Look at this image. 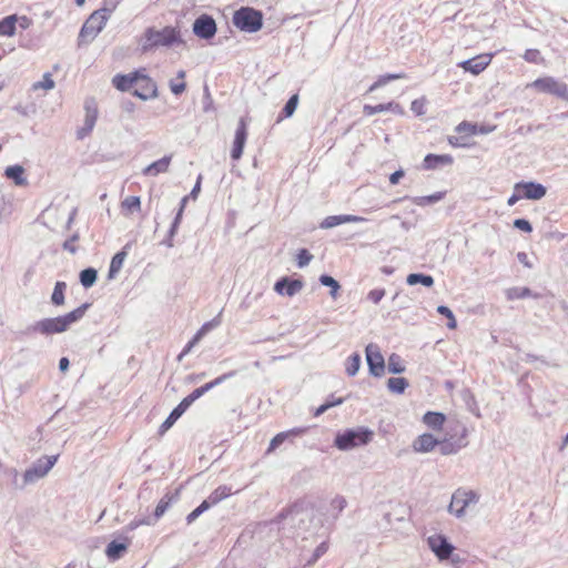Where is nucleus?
<instances>
[{
	"label": "nucleus",
	"instance_id": "obj_1",
	"mask_svg": "<svg viewBox=\"0 0 568 568\" xmlns=\"http://www.w3.org/2000/svg\"><path fill=\"white\" fill-rule=\"evenodd\" d=\"M112 85L121 92H131L141 100H150L158 97V85L146 74L145 69H139L128 74L118 73L112 78Z\"/></svg>",
	"mask_w": 568,
	"mask_h": 568
},
{
	"label": "nucleus",
	"instance_id": "obj_2",
	"mask_svg": "<svg viewBox=\"0 0 568 568\" xmlns=\"http://www.w3.org/2000/svg\"><path fill=\"white\" fill-rule=\"evenodd\" d=\"M467 444V429L463 426L460 432L449 436L446 435L440 439L430 433H424L415 438L412 447L415 453L425 454L433 452L438 446L443 455H453L466 447Z\"/></svg>",
	"mask_w": 568,
	"mask_h": 568
},
{
	"label": "nucleus",
	"instance_id": "obj_3",
	"mask_svg": "<svg viewBox=\"0 0 568 568\" xmlns=\"http://www.w3.org/2000/svg\"><path fill=\"white\" fill-rule=\"evenodd\" d=\"M88 308L89 304L85 303L62 316L41 320L33 325L32 329L42 335L63 333L68 331L72 324L80 321Z\"/></svg>",
	"mask_w": 568,
	"mask_h": 568
},
{
	"label": "nucleus",
	"instance_id": "obj_4",
	"mask_svg": "<svg viewBox=\"0 0 568 568\" xmlns=\"http://www.w3.org/2000/svg\"><path fill=\"white\" fill-rule=\"evenodd\" d=\"M181 32L175 27H164L162 30L148 28L143 34L142 50L144 52L155 47H170L174 43H181Z\"/></svg>",
	"mask_w": 568,
	"mask_h": 568
},
{
	"label": "nucleus",
	"instance_id": "obj_5",
	"mask_svg": "<svg viewBox=\"0 0 568 568\" xmlns=\"http://www.w3.org/2000/svg\"><path fill=\"white\" fill-rule=\"evenodd\" d=\"M109 17L110 13L106 9H99L93 11L80 30L78 44L83 45L94 40L105 27Z\"/></svg>",
	"mask_w": 568,
	"mask_h": 568
},
{
	"label": "nucleus",
	"instance_id": "obj_6",
	"mask_svg": "<svg viewBox=\"0 0 568 568\" xmlns=\"http://www.w3.org/2000/svg\"><path fill=\"white\" fill-rule=\"evenodd\" d=\"M374 433L367 428L347 429L336 435L334 444L341 450H349L367 445L372 442Z\"/></svg>",
	"mask_w": 568,
	"mask_h": 568
},
{
	"label": "nucleus",
	"instance_id": "obj_7",
	"mask_svg": "<svg viewBox=\"0 0 568 568\" xmlns=\"http://www.w3.org/2000/svg\"><path fill=\"white\" fill-rule=\"evenodd\" d=\"M233 23L242 31L256 32L263 26V14L253 8L242 7L234 12Z\"/></svg>",
	"mask_w": 568,
	"mask_h": 568
},
{
	"label": "nucleus",
	"instance_id": "obj_8",
	"mask_svg": "<svg viewBox=\"0 0 568 568\" xmlns=\"http://www.w3.org/2000/svg\"><path fill=\"white\" fill-rule=\"evenodd\" d=\"M527 87H531L540 93H548L557 98L568 100V85L564 82H559L552 77L538 78L527 84Z\"/></svg>",
	"mask_w": 568,
	"mask_h": 568
},
{
	"label": "nucleus",
	"instance_id": "obj_9",
	"mask_svg": "<svg viewBox=\"0 0 568 568\" xmlns=\"http://www.w3.org/2000/svg\"><path fill=\"white\" fill-rule=\"evenodd\" d=\"M478 496L475 491L457 489L452 496L449 510L459 517L464 514L467 507L476 504Z\"/></svg>",
	"mask_w": 568,
	"mask_h": 568
},
{
	"label": "nucleus",
	"instance_id": "obj_10",
	"mask_svg": "<svg viewBox=\"0 0 568 568\" xmlns=\"http://www.w3.org/2000/svg\"><path fill=\"white\" fill-rule=\"evenodd\" d=\"M495 53H481L466 61H462L458 63V67L462 68L465 72H469L473 75H478L484 72L488 65L491 63Z\"/></svg>",
	"mask_w": 568,
	"mask_h": 568
},
{
	"label": "nucleus",
	"instance_id": "obj_11",
	"mask_svg": "<svg viewBox=\"0 0 568 568\" xmlns=\"http://www.w3.org/2000/svg\"><path fill=\"white\" fill-rule=\"evenodd\" d=\"M84 109H85L84 125L78 131V133H77L78 139H83L88 134H90L95 125L97 120H98V114H99L98 103L95 102L94 99L87 100L85 104H84Z\"/></svg>",
	"mask_w": 568,
	"mask_h": 568
},
{
	"label": "nucleus",
	"instance_id": "obj_12",
	"mask_svg": "<svg viewBox=\"0 0 568 568\" xmlns=\"http://www.w3.org/2000/svg\"><path fill=\"white\" fill-rule=\"evenodd\" d=\"M235 375V372H229L225 374H222L221 376L214 378L213 381L202 385L201 387L195 388L190 395L184 397L182 402H184V406H191L197 398H200L202 395H204L206 392L212 389L213 387L222 384L227 378H231Z\"/></svg>",
	"mask_w": 568,
	"mask_h": 568
},
{
	"label": "nucleus",
	"instance_id": "obj_13",
	"mask_svg": "<svg viewBox=\"0 0 568 568\" xmlns=\"http://www.w3.org/2000/svg\"><path fill=\"white\" fill-rule=\"evenodd\" d=\"M57 459V456H50L39 459L38 463L32 468L26 470L23 476L24 480L33 481L37 478L45 476L49 473V470L54 466Z\"/></svg>",
	"mask_w": 568,
	"mask_h": 568
},
{
	"label": "nucleus",
	"instance_id": "obj_14",
	"mask_svg": "<svg viewBox=\"0 0 568 568\" xmlns=\"http://www.w3.org/2000/svg\"><path fill=\"white\" fill-rule=\"evenodd\" d=\"M57 459V456H50L39 459L38 463L32 468L26 470L23 476L24 480L33 481L37 478L45 476L49 473V470L54 466Z\"/></svg>",
	"mask_w": 568,
	"mask_h": 568
},
{
	"label": "nucleus",
	"instance_id": "obj_15",
	"mask_svg": "<svg viewBox=\"0 0 568 568\" xmlns=\"http://www.w3.org/2000/svg\"><path fill=\"white\" fill-rule=\"evenodd\" d=\"M57 459V456H50L39 459L38 463L32 468L26 470L23 476L24 480L33 481L37 478L45 476L49 473V470L54 466Z\"/></svg>",
	"mask_w": 568,
	"mask_h": 568
},
{
	"label": "nucleus",
	"instance_id": "obj_16",
	"mask_svg": "<svg viewBox=\"0 0 568 568\" xmlns=\"http://www.w3.org/2000/svg\"><path fill=\"white\" fill-rule=\"evenodd\" d=\"M193 32L202 39H211L216 33V23L211 16L202 14L193 23Z\"/></svg>",
	"mask_w": 568,
	"mask_h": 568
},
{
	"label": "nucleus",
	"instance_id": "obj_17",
	"mask_svg": "<svg viewBox=\"0 0 568 568\" xmlns=\"http://www.w3.org/2000/svg\"><path fill=\"white\" fill-rule=\"evenodd\" d=\"M246 139H247V123L244 118H241L239 121L237 129L235 131V138H234L233 146L231 150V158L233 160L241 159Z\"/></svg>",
	"mask_w": 568,
	"mask_h": 568
},
{
	"label": "nucleus",
	"instance_id": "obj_18",
	"mask_svg": "<svg viewBox=\"0 0 568 568\" xmlns=\"http://www.w3.org/2000/svg\"><path fill=\"white\" fill-rule=\"evenodd\" d=\"M366 358L369 372L376 377L383 376L385 372V361L378 348L372 345L367 346Z\"/></svg>",
	"mask_w": 568,
	"mask_h": 568
},
{
	"label": "nucleus",
	"instance_id": "obj_19",
	"mask_svg": "<svg viewBox=\"0 0 568 568\" xmlns=\"http://www.w3.org/2000/svg\"><path fill=\"white\" fill-rule=\"evenodd\" d=\"M221 324L220 315L213 318L210 322L204 323L201 328L195 333L193 338L184 346L183 351L179 355V359L183 356L187 355L192 348L213 328L217 327Z\"/></svg>",
	"mask_w": 568,
	"mask_h": 568
},
{
	"label": "nucleus",
	"instance_id": "obj_20",
	"mask_svg": "<svg viewBox=\"0 0 568 568\" xmlns=\"http://www.w3.org/2000/svg\"><path fill=\"white\" fill-rule=\"evenodd\" d=\"M516 192H521L524 199L540 200L546 195V187L539 183L520 182L515 185Z\"/></svg>",
	"mask_w": 568,
	"mask_h": 568
},
{
	"label": "nucleus",
	"instance_id": "obj_21",
	"mask_svg": "<svg viewBox=\"0 0 568 568\" xmlns=\"http://www.w3.org/2000/svg\"><path fill=\"white\" fill-rule=\"evenodd\" d=\"M428 545L440 560L447 559L454 549L446 538L440 535L429 537Z\"/></svg>",
	"mask_w": 568,
	"mask_h": 568
},
{
	"label": "nucleus",
	"instance_id": "obj_22",
	"mask_svg": "<svg viewBox=\"0 0 568 568\" xmlns=\"http://www.w3.org/2000/svg\"><path fill=\"white\" fill-rule=\"evenodd\" d=\"M303 288V282L301 280H291L288 277H282L278 280L274 290L280 295L293 296Z\"/></svg>",
	"mask_w": 568,
	"mask_h": 568
},
{
	"label": "nucleus",
	"instance_id": "obj_23",
	"mask_svg": "<svg viewBox=\"0 0 568 568\" xmlns=\"http://www.w3.org/2000/svg\"><path fill=\"white\" fill-rule=\"evenodd\" d=\"M495 125H478L468 121H463L456 126V132L465 136H473L477 134H488L495 130Z\"/></svg>",
	"mask_w": 568,
	"mask_h": 568
},
{
	"label": "nucleus",
	"instance_id": "obj_24",
	"mask_svg": "<svg viewBox=\"0 0 568 568\" xmlns=\"http://www.w3.org/2000/svg\"><path fill=\"white\" fill-rule=\"evenodd\" d=\"M365 219L358 215H329L326 216L320 224L322 229H332L337 225L344 224V223H357V222H364Z\"/></svg>",
	"mask_w": 568,
	"mask_h": 568
},
{
	"label": "nucleus",
	"instance_id": "obj_25",
	"mask_svg": "<svg viewBox=\"0 0 568 568\" xmlns=\"http://www.w3.org/2000/svg\"><path fill=\"white\" fill-rule=\"evenodd\" d=\"M453 162H454V159L449 154H440V155L427 154L424 158L423 168L425 170H435L443 165H450V164H453Z\"/></svg>",
	"mask_w": 568,
	"mask_h": 568
},
{
	"label": "nucleus",
	"instance_id": "obj_26",
	"mask_svg": "<svg viewBox=\"0 0 568 568\" xmlns=\"http://www.w3.org/2000/svg\"><path fill=\"white\" fill-rule=\"evenodd\" d=\"M122 539V542L113 540L106 546L105 555L109 559L116 560L126 551L130 545V538L123 537Z\"/></svg>",
	"mask_w": 568,
	"mask_h": 568
},
{
	"label": "nucleus",
	"instance_id": "obj_27",
	"mask_svg": "<svg viewBox=\"0 0 568 568\" xmlns=\"http://www.w3.org/2000/svg\"><path fill=\"white\" fill-rule=\"evenodd\" d=\"M423 423L433 430H442L446 422V416L439 412H427L422 418Z\"/></svg>",
	"mask_w": 568,
	"mask_h": 568
},
{
	"label": "nucleus",
	"instance_id": "obj_28",
	"mask_svg": "<svg viewBox=\"0 0 568 568\" xmlns=\"http://www.w3.org/2000/svg\"><path fill=\"white\" fill-rule=\"evenodd\" d=\"M385 111L402 112L399 104L395 102L381 103L377 105L365 104L363 108V113L367 116Z\"/></svg>",
	"mask_w": 568,
	"mask_h": 568
},
{
	"label": "nucleus",
	"instance_id": "obj_29",
	"mask_svg": "<svg viewBox=\"0 0 568 568\" xmlns=\"http://www.w3.org/2000/svg\"><path fill=\"white\" fill-rule=\"evenodd\" d=\"M171 156H163L162 159L151 163L143 170V174L155 176L160 173L166 172L171 164Z\"/></svg>",
	"mask_w": 568,
	"mask_h": 568
},
{
	"label": "nucleus",
	"instance_id": "obj_30",
	"mask_svg": "<svg viewBox=\"0 0 568 568\" xmlns=\"http://www.w3.org/2000/svg\"><path fill=\"white\" fill-rule=\"evenodd\" d=\"M187 408L189 406H184V402L181 400V403L171 412L169 417L160 426V434L168 432Z\"/></svg>",
	"mask_w": 568,
	"mask_h": 568
},
{
	"label": "nucleus",
	"instance_id": "obj_31",
	"mask_svg": "<svg viewBox=\"0 0 568 568\" xmlns=\"http://www.w3.org/2000/svg\"><path fill=\"white\" fill-rule=\"evenodd\" d=\"M303 433V429L294 428L287 432H282L275 435L268 445L266 454L273 453L280 445H282L290 436H298Z\"/></svg>",
	"mask_w": 568,
	"mask_h": 568
},
{
	"label": "nucleus",
	"instance_id": "obj_32",
	"mask_svg": "<svg viewBox=\"0 0 568 568\" xmlns=\"http://www.w3.org/2000/svg\"><path fill=\"white\" fill-rule=\"evenodd\" d=\"M4 175L8 179L13 180L16 185L24 186L28 184L27 179L24 178V169L21 165L8 166L4 171Z\"/></svg>",
	"mask_w": 568,
	"mask_h": 568
},
{
	"label": "nucleus",
	"instance_id": "obj_33",
	"mask_svg": "<svg viewBox=\"0 0 568 568\" xmlns=\"http://www.w3.org/2000/svg\"><path fill=\"white\" fill-rule=\"evenodd\" d=\"M18 22V16L11 14L7 16L0 20V36L2 37H13L16 34V26Z\"/></svg>",
	"mask_w": 568,
	"mask_h": 568
},
{
	"label": "nucleus",
	"instance_id": "obj_34",
	"mask_svg": "<svg viewBox=\"0 0 568 568\" xmlns=\"http://www.w3.org/2000/svg\"><path fill=\"white\" fill-rule=\"evenodd\" d=\"M141 209V200L139 196H128L121 202V210L124 215H131Z\"/></svg>",
	"mask_w": 568,
	"mask_h": 568
},
{
	"label": "nucleus",
	"instance_id": "obj_35",
	"mask_svg": "<svg viewBox=\"0 0 568 568\" xmlns=\"http://www.w3.org/2000/svg\"><path fill=\"white\" fill-rule=\"evenodd\" d=\"M185 71L180 70L175 79L170 81V90L173 94L180 95L186 90Z\"/></svg>",
	"mask_w": 568,
	"mask_h": 568
},
{
	"label": "nucleus",
	"instance_id": "obj_36",
	"mask_svg": "<svg viewBox=\"0 0 568 568\" xmlns=\"http://www.w3.org/2000/svg\"><path fill=\"white\" fill-rule=\"evenodd\" d=\"M67 284L64 282H57L51 295V302L55 306H62L65 302Z\"/></svg>",
	"mask_w": 568,
	"mask_h": 568
},
{
	"label": "nucleus",
	"instance_id": "obj_37",
	"mask_svg": "<svg viewBox=\"0 0 568 568\" xmlns=\"http://www.w3.org/2000/svg\"><path fill=\"white\" fill-rule=\"evenodd\" d=\"M125 256V252H119L112 257L108 275L109 278H113L121 271Z\"/></svg>",
	"mask_w": 568,
	"mask_h": 568
},
{
	"label": "nucleus",
	"instance_id": "obj_38",
	"mask_svg": "<svg viewBox=\"0 0 568 568\" xmlns=\"http://www.w3.org/2000/svg\"><path fill=\"white\" fill-rule=\"evenodd\" d=\"M505 295L508 301L521 300L532 296L528 287H510L506 290Z\"/></svg>",
	"mask_w": 568,
	"mask_h": 568
},
{
	"label": "nucleus",
	"instance_id": "obj_39",
	"mask_svg": "<svg viewBox=\"0 0 568 568\" xmlns=\"http://www.w3.org/2000/svg\"><path fill=\"white\" fill-rule=\"evenodd\" d=\"M408 386V382L404 377H390L387 381V387L392 393L402 394Z\"/></svg>",
	"mask_w": 568,
	"mask_h": 568
},
{
	"label": "nucleus",
	"instance_id": "obj_40",
	"mask_svg": "<svg viewBox=\"0 0 568 568\" xmlns=\"http://www.w3.org/2000/svg\"><path fill=\"white\" fill-rule=\"evenodd\" d=\"M232 495V489L229 486H219L216 489H214L211 495L209 496V499L212 504H217L221 500L230 497Z\"/></svg>",
	"mask_w": 568,
	"mask_h": 568
},
{
	"label": "nucleus",
	"instance_id": "obj_41",
	"mask_svg": "<svg viewBox=\"0 0 568 568\" xmlns=\"http://www.w3.org/2000/svg\"><path fill=\"white\" fill-rule=\"evenodd\" d=\"M407 284L415 285L417 283L430 287L434 284V278L430 275L413 273L407 276Z\"/></svg>",
	"mask_w": 568,
	"mask_h": 568
},
{
	"label": "nucleus",
	"instance_id": "obj_42",
	"mask_svg": "<svg viewBox=\"0 0 568 568\" xmlns=\"http://www.w3.org/2000/svg\"><path fill=\"white\" fill-rule=\"evenodd\" d=\"M97 276H98L97 271L92 267H89V268L83 270L80 273V282L85 288H88V287H91L95 283Z\"/></svg>",
	"mask_w": 568,
	"mask_h": 568
},
{
	"label": "nucleus",
	"instance_id": "obj_43",
	"mask_svg": "<svg viewBox=\"0 0 568 568\" xmlns=\"http://www.w3.org/2000/svg\"><path fill=\"white\" fill-rule=\"evenodd\" d=\"M523 58L528 63L545 64V58L538 49H527L524 52Z\"/></svg>",
	"mask_w": 568,
	"mask_h": 568
},
{
	"label": "nucleus",
	"instance_id": "obj_44",
	"mask_svg": "<svg viewBox=\"0 0 568 568\" xmlns=\"http://www.w3.org/2000/svg\"><path fill=\"white\" fill-rule=\"evenodd\" d=\"M173 500V497L166 494L163 496L160 501L158 503L155 510H154V518L155 520L160 519L165 511L169 509L171 503Z\"/></svg>",
	"mask_w": 568,
	"mask_h": 568
},
{
	"label": "nucleus",
	"instance_id": "obj_45",
	"mask_svg": "<svg viewBox=\"0 0 568 568\" xmlns=\"http://www.w3.org/2000/svg\"><path fill=\"white\" fill-rule=\"evenodd\" d=\"M388 371L393 374H399L405 371V365L399 355L392 354L388 357Z\"/></svg>",
	"mask_w": 568,
	"mask_h": 568
},
{
	"label": "nucleus",
	"instance_id": "obj_46",
	"mask_svg": "<svg viewBox=\"0 0 568 568\" xmlns=\"http://www.w3.org/2000/svg\"><path fill=\"white\" fill-rule=\"evenodd\" d=\"M404 74H384L381 75L368 89L369 92L387 84L388 82L393 80L404 79Z\"/></svg>",
	"mask_w": 568,
	"mask_h": 568
},
{
	"label": "nucleus",
	"instance_id": "obj_47",
	"mask_svg": "<svg viewBox=\"0 0 568 568\" xmlns=\"http://www.w3.org/2000/svg\"><path fill=\"white\" fill-rule=\"evenodd\" d=\"M359 366H361V357H359V355L358 354H353L346 361V364H345L346 373L349 376H354L358 372Z\"/></svg>",
	"mask_w": 568,
	"mask_h": 568
},
{
	"label": "nucleus",
	"instance_id": "obj_48",
	"mask_svg": "<svg viewBox=\"0 0 568 568\" xmlns=\"http://www.w3.org/2000/svg\"><path fill=\"white\" fill-rule=\"evenodd\" d=\"M298 103V94H293L288 101L286 102L285 106L282 110V115L280 116V120L284 118H290L293 115V113L296 110Z\"/></svg>",
	"mask_w": 568,
	"mask_h": 568
},
{
	"label": "nucleus",
	"instance_id": "obj_49",
	"mask_svg": "<svg viewBox=\"0 0 568 568\" xmlns=\"http://www.w3.org/2000/svg\"><path fill=\"white\" fill-rule=\"evenodd\" d=\"M320 282L325 285V286H328L331 287V295L333 298H336L337 297V293H338V290H339V284L336 280H334L332 276L329 275H322L320 277Z\"/></svg>",
	"mask_w": 568,
	"mask_h": 568
},
{
	"label": "nucleus",
	"instance_id": "obj_50",
	"mask_svg": "<svg viewBox=\"0 0 568 568\" xmlns=\"http://www.w3.org/2000/svg\"><path fill=\"white\" fill-rule=\"evenodd\" d=\"M445 196V192H437L432 195L420 196L415 200L417 205H426L440 201Z\"/></svg>",
	"mask_w": 568,
	"mask_h": 568
},
{
	"label": "nucleus",
	"instance_id": "obj_51",
	"mask_svg": "<svg viewBox=\"0 0 568 568\" xmlns=\"http://www.w3.org/2000/svg\"><path fill=\"white\" fill-rule=\"evenodd\" d=\"M32 88H33V90H39V89L51 90L54 88V81L50 73H45V74H43L42 80L39 82H36L32 85Z\"/></svg>",
	"mask_w": 568,
	"mask_h": 568
},
{
	"label": "nucleus",
	"instance_id": "obj_52",
	"mask_svg": "<svg viewBox=\"0 0 568 568\" xmlns=\"http://www.w3.org/2000/svg\"><path fill=\"white\" fill-rule=\"evenodd\" d=\"M437 312L439 314L444 315L445 317H447V320H448V323H447L448 328L455 329L457 327L456 318H455L453 312L447 306H444V305L438 306L437 307Z\"/></svg>",
	"mask_w": 568,
	"mask_h": 568
},
{
	"label": "nucleus",
	"instance_id": "obj_53",
	"mask_svg": "<svg viewBox=\"0 0 568 568\" xmlns=\"http://www.w3.org/2000/svg\"><path fill=\"white\" fill-rule=\"evenodd\" d=\"M312 258L313 255L307 250L302 248L297 254V265L300 267H304L311 262Z\"/></svg>",
	"mask_w": 568,
	"mask_h": 568
},
{
	"label": "nucleus",
	"instance_id": "obj_54",
	"mask_svg": "<svg viewBox=\"0 0 568 568\" xmlns=\"http://www.w3.org/2000/svg\"><path fill=\"white\" fill-rule=\"evenodd\" d=\"M386 291L384 288H375L368 292L367 298L374 304H378L385 296Z\"/></svg>",
	"mask_w": 568,
	"mask_h": 568
},
{
	"label": "nucleus",
	"instance_id": "obj_55",
	"mask_svg": "<svg viewBox=\"0 0 568 568\" xmlns=\"http://www.w3.org/2000/svg\"><path fill=\"white\" fill-rule=\"evenodd\" d=\"M425 106H426V99H416L412 102V111L416 113L417 115H423L425 113Z\"/></svg>",
	"mask_w": 568,
	"mask_h": 568
},
{
	"label": "nucleus",
	"instance_id": "obj_56",
	"mask_svg": "<svg viewBox=\"0 0 568 568\" xmlns=\"http://www.w3.org/2000/svg\"><path fill=\"white\" fill-rule=\"evenodd\" d=\"M343 400H344L343 398H337L335 400L326 402V403L322 404L318 408H316L314 415L320 416L323 413H325L327 409H329L331 407L342 404Z\"/></svg>",
	"mask_w": 568,
	"mask_h": 568
},
{
	"label": "nucleus",
	"instance_id": "obj_57",
	"mask_svg": "<svg viewBox=\"0 0 568 568\" xmlns=\"http://www.w3.org/2000/svg\"><path fill=\"white\" fill-rule=\"evenodd\" d=\"M514 226L520 231L530 233L532 231L531 224L524 219H517L514 221Z\"/></svg>",
	"mask_w": 568,
	"mask_h": 568
},
{
	"label": "nucleus",
	"instance_id": "obj_58",
	"mask_svg": "<svg viewBox=\"0 0 568 568\" xmlns=\"http://www.w3.org/2000/svg\"><path fill=\"white\" fill-rule=\"evenodd\" d=\"M17 23H19L20 28L28 29L32 24V20L27 16H22L18 17Z\"/></svg>",
	"mask_w": 568,
	"mask_h": 568
},
{
	"label": "nucleus",
	"instance_id": "obj_59",
	"mask_svg": "<svg viewBox=\"0 0 568 568\" xmlns=\"http://www.w3.org/2000/svg\"><path fill=\"white\" fill-rule=\"evenodd\" d=\"M403 176H404V171L398 170V171L394 172L389 176L390 184H393V185L397 184Z\"/></svg>",
	"mask_w": 568,
	"mask_h": 568
},
{
	"label": "nucleus",
	"instance_id": "obj_60",
	"mask_svg": "<svg viewBox=\"0 0 568 568\" xmlns=\"http://www.w3.org/2000/svg\"><path fill=\"white\" fill-rule=\"evenodd\" d=\"M520 199H524L521 192L515 191L514 194L508 199L507 203H508V205L511 206V205L516 204Z\"/></svg>",
	"mask_w": 568,
	"mask_h": 568
},
{
	"label": "nucleus",
	"instance_id": "obj_61",
	"mask_svg": "<svg viewBox=\"0 0 568 568\" xmlns=\"http://www.w3.org/2000/svg\"><path fill=\"white\" fill-rule=\"evenodd\" d=\"M213 504L207 498L206 500H203L196 508L197 510L203 514L205 510H207Z\"/></svg>",
	"mask_w": 568,
	"mask_h": 568
},
{
	"label": "nucleus",
	"instance_id": "obj_62",
	"mask_svg": "<svg viewBox=\"0 0 568 568\" xmlns=\"http://www.w3.org/2000/svg\"><path fill=\"white\" fill-rule=\"evenodd\" d=\"M213 504L207 498L206 500H203L196 508L197 510L203 514L205 510H207Z\"/></svg>",
	"mask_w": 568,
	"mask_h": 568
},
{
	"label": "nucleus",
	"instance_id": "obj_63",
	"mask_svg": "<svg viewBox=\"0 0 568 568\" xmlns=\"http://www.w3.org/2000/svg\"><path fill=\"white\" fill-rule=\"evenodd\" d=\"M200 515H201V513L197 510V508H195L193 511H191L187 515V517H186L187 524L193 523Z\"/></svg>",
	"mask_w": 568,
	"mask_h": 568
},
{
	"label": "nucleus",
	"instance_id": "obj_64",
	"mask_svg": "<svg viewBox=\"0 0 568 568\" xmlns=\"http://www.w3.org/2000/svg\"><path fill=\"white\" fill-rule=\"evenodd\" d=\"M69 367V359L67 357H62L59 362V368L62 371V372H65Z\"/></svg>",
	"mask_w": 568,
	"mask_h": 568
}]
</instances>
